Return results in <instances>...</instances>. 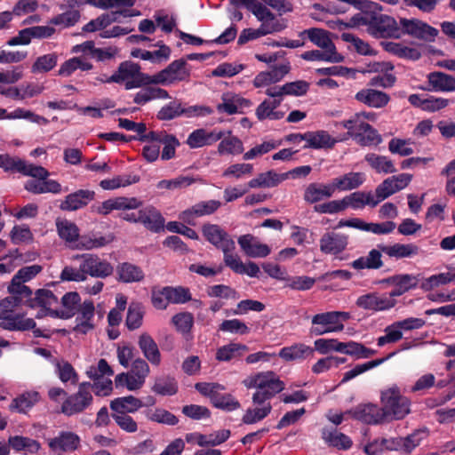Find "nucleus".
I'll return each mask as SVG.
<instances>
[{
  "label": "nucleus",
  "mask_w": 455,
  "mask_h": 455,
  "mask_svg": "<svg viewBox=\"0 0 455 455\" xmlns=\"http://www.w3.org/2000/svg\"><path fill=\"white\" fill-rule=\"evenodd\" d=\"M140 177L137 175H119L113 179L102 180L100 186L104 190H113L121 187H126L139 182Z\"/></svg>",
  "instance_id": "nucleus-49"
},
{
  "label": "nucleus",
  "mask_w": 455,
  "mask_h": 455,
  "mask_svg": "<svg viewBox=\"0 0 455 455\" xmlns=\"http://www.w3.org/2000/svg\"><path fill=\"white\" fill-rule=\"evenodd\" d=\"M427 298L435 302H446L455 300V288L452 291L438 289L440 286H427Z\"/></svg>",
  "instance_id": "nucleus-62"
},
{
  "label": "nucleus",
  "mask_w": 455,
  "mask_h": 455,
  "mask_svg": "<svg viewBox=\"0 0 455 455\" xmlns=\"http://www.w3.org/2000/svg\"><path fill=\"white\" fill-rule=\"evenodd\" d=\"M348 236L344 234L328 232L320 239V250L326 254L337 255L342 252L347 246Z\"/></svg>",
  "instance_id": "nucleus-18"
},
{
  "label": "nucleus",
  "mask_w": 455,
  "mask_h": 455,
  "mask_svg": "<svg viewBox=\"0 0 455 455\" xmlns=\"http://www.w3.org/2000/svg\"><path fill=\"white\" fill-rule=\"evenodd\" d=\"M355 99L370 108H382L390 101V96L375 89H362L355 95Z\"/></svg>",
  "instance_id": "nucleus-23"
},
{
  "label": "nucleus",
  "mask_w": 455,
  "mask_h": 455,
  "mask_svg": "<svg viewBox=\"0 0 455 455\" xmlns=\"http://www.w3.org/2000/svg\"><path fill=\"white\" fill-rule=\"evenodd\" d=\"M80 444L79 436L73 433L63 431L59 436L54 437L50 440L49 447L52 451H76Z\"/></svg>",
  "instance_id": "nucleus-28"
},
{
  "label": "nucleus",
  "mask_w": 455,
  "mask_h": 455,
  "mask_svg": "<svg viewBox=\"0 0 455 455\" xmlns=\"http://www.w3.org/2000/svg\"><path fill=\"white\" fill-rule=\"evenodd\" d=\"M334 194L333 187L331 184L310 183L304 191L303 199L308 204H316L323 199L332 196Z\"/></svg>",
  "instance_id": "nucleus-26"
},
{
  "label": "nucleus",
  "mask_w": 455,
  "mask_h": 455,
  "mask_svg": "<svg viewBox=\"0 0 455 455\" xmlns=\"http://www.w3.org/2000/svg\"><path fill=\"white\" fill-rule=\"evenodd\" d=\"M113 240V237L100 235L97 236L95 235H82L78 237L77 239V245L76 247L78 249H84V250H92L96 248H101L108 243H109Z\"/></svg>",
  "instance_id": "nucleus-48"
},
{
  "label": "nucleus",
  "mask_w": 455,
  "mask_h": 455,
  "mask_svg": "<svg viewBox=\"0 0 455 455\" xmlns=\"http://www.w3.org/2000/svg\"><path fill=\"white\" fill-rule=\"evenodd\" d=\"M172 322L175 325L177 331L183 334H187L190 332L193 327L194 317L193 315L188 312L179 313L172 316Z\"/></svg>",
  "instance_id": "nucleus-64"
},
{
  "label": "nucleus",
  "mask_w": 455,
  "mask_h": 455,
  "mask_svg": "<svg viewBox=\"0 0 455 455\" xmlns=\"http://www.w3.org/2000/svg\"><path fill=\"white\" fill-rule=\"evenodd\" d=\"M324 51L311 50L304 52L300 57L307 61H325L330 63H339L344 60V56L334 48H323Z\"/></svg>",
  "instance_id": "nucleus-32"
},
{
  "label": "nucleus",
  "mask_w": 455,
  "mask_h": 455,
  "mask_svg": "<svg viewBox=\"0 0 455 455\" xmlns=\"http://www.w3.org/2000/svg\"><path fill=\"white\" fill-rule=\"evenodd\" d=\"M142 205V202L136 197L119 196L104 201L100 205L92 207V211L101 215H108L114 210H135Z\"/></svg>",
  "instance_id": "nucleus-12"
},
{
  "label": "nucleus",
  "mask_w": 455,
  "mask_h": 455,
  "mask_svg": "<svg viewBox=\"0 0 455 455\" xmlns=\"http://www.w3.org/2000/svg\"><path fill=\"white\" fill-rule=\"evenodd\" d=\"M379 249L388 255L396 259L409 258L419 253V247L413 243L402 244L395 243L394 245H378Z\"/></svg>",
  "instance_id": "nucleus-39"
},
{
  "label": "nucleus",
  "mask_w": 455,
  "mask_h": 455,
  "mask_svg": "<svg viewBox=\"0 0 455 455\" xmlns=\"http://www.w3.org/2000/svg\"><path fill=\"white\" fill-rule=\"evenodd\" d=\"M117 273L119 280L124 283L140 282L144 277L140 267L127 262L118 267Z\"/></svg>",
  "instance_id": "nucleus-47"
},
{
  "label": "nucleus",
  "mask_w": 455,
  "mask_h": 455,
  "mask_svg": "<svg viewBox=\"0 0 455 455\" xmlns=\"http://www.w3.org/2000/svg\"><path fill=\"white\" fill-rule=\"evenodd\" d=\"M246 387H256L262 391H267L272 396L282 392L284 389V383L278 378V376L272 371L259 372L249 379L243 380Z\"/></svg>",
  "instance_id": "nucleus-9"
},
{
  "label": "nucleus",
  "mask_w": 455,
  "mask_h": 455,
  "mask_svg": "<svg viewBox=\"0 0 455 455\" xmlns=\"http://www.w3.org/2000/svg\"><path fill=\"white\" fill-rule=\"evenodd\" d=\"M380 403L385 420L403 419L411 412V400L396 385L380 392Z\"/></svg>",
  "instance_id": "nucleus-4"
},
{
  "label": "nucleus",
  "mask_w": 455,
  "mask_h": 455,
  "mask_svg": "<svg viewBox=\"0 0 455 455\" xmlns=\"http://www.w3.org/2000/svg\"><path fill=\"white\" fill-rule=\"evenodd\" d=\"M307 35V38L319 48H336L334 43L329 36V32L323 28H312L300 33V36Z\"/></svg>",
  "instance_id": "nucleus-44"
},
{
  "label": "nucleus",
  "mask_w": 455,
  "mask_h": 455,
  "mask_svg": "<svg viewBox=\"0 0 455 455\" xmlns=\"http://www.w3.org/2000/svg\"><path fill=\"white\" fill-rule=\"evenodd\" d=\"M190 299L189 290L183 286H164L162 290L152 291V303L157 309L166 308L169 303H185Z\"/></svg>",
  "instance_id": "nucleus-7"
},
{
  "label": "nucleus",
  "mask_w": 455,
  "mask_h": 455,
  "mask_svg": "<svg viewBox=\"0 0 455 455\" xmlns=\"http://www.w3.org/2000/svg\"><path fill=\"white\" fill-rule=\"evenodd\" d=\"M411 286H399L398 289L392 291L389 296H377L375 293H369L360 296L356 300V305L366 310L381 311L393 307L395 305V296H400L405 293Z\"/></svg>",
  "instance_id": "nucleus-6"
},
{
  "label": "nucleus",
  "mask_w": 455,
  "mask_h": 455,
  "mask_svg": "<svg viewBox=\"0 0 455 455\" xmlns=\"http://www.w3.org/2000/svg\"><path fill=\"white\" fill-rule=\"evenodd\" d=\"M346 342H339L335 339H318L315 341V348L321 354L331 351L345 353Z\"/></svg>",
  "instance_id": "nucleus-60"
},
{
  "label": "nucleus",
  "mask_w": 455,
  "mask_h": 455,
  "mask_svg": "<svg viewBox=\"0 0 455 455\" xmlns=\"http://www.w3.org/2000/svg\"><path fill=\"white\" fill-rule=\"evenodd\" d=\"M323 439L330 445L341 450H347L352 446L351 439L337 429H326L322 431Z\"/></svg>",
  "instance_id": "nucleus-41"
},
{
  "label": "nucleus",
  "mask_w": 455,
  "mask_h": 455,
  "mask_svg": "<svg viewBox=\"0 0 455 455\" xmlns=\"http://www.w3.org/2000/svg\"><path fill=\"white\" fill-rule=\"evenodd\" d=\"M212 404L219 409L231 411L240 408V403L230 394H220V391L211 400Z\"/></svg>",
  "instance_id": "nucleus-57"
},
{
  "label": "nucleus",
  "mask_w": 455,
  "mask_h": 455,
  "mask_svg": "<svg viewBox=\"0 0 455 455\" xmlns=\"http://www.w3.org/2000/svg\"><path fill=\"white\" fill-rule=\"evenodd\" d=\"M80 19V12L77 10H69L53 17L50 23L55 26H63L69 28L74 26Z\"/></svg>",
  "instance_id": "nucleus-63"
},
{
  "label": "nucleus",
  "mask_w": 455,
  "mask_h": 455,
  "mask_svg": "<svg viewBox=\"0 0 455 455\" xmlns=\"http://www.w3.org/2000/svg\"><path fill=\"white\" fill-rule=\"evenodd\" d=\"M55 366L56 372L62 382L71 381L73 384L77 382L78 375L70 363L68 361L56 362Z\"/></svg>",
  "instance_id": "nucleus-61"
},
{
  "label": "nucleus",
  "mask_w": 455,
  "mask_h": 455,
  "mask_svg": "<svg viewBox=\"0 0 455 455\" xmlns=\"http://www.w3.org/2000/svg\"><path fill=\"white\" fill-rule=\"evenodd\" d=\"M288 179V174L277 173L274 170L259 173L257 178L251 180L248 186L251 188H274L282 181Z\"/></svg>",
  "instance_id": "nucleus-33"
},
{
  "label": "nucleus",
  "mask_w": 455,
  "mask_h": 455,
  "mask_svg": "<svg viewBox=\"0 0 455 455\" xmlns=\"http://www.w3.org/2000/svg\"><path fill=\"white\" fill-rule=\"evenodd\" d=\"M218 151L220 155H239L243 151V142L237 137L229 136L220 142Z\"/></svg>",
  "instance_id": "nucleus-56"
},
{
  "label": "nucleus",
  "mask_w": 455,
  "mask_h": 455,
  "mask_svg": "<svg viewBox=\"0 0 455 455\" xmlns=\"http://www.w3.org/2000/svg\"><path fill=\"white\" fill-rule=\"evenodd\" d=\"M39 400V394L37 392L25 393L17 398L13 399L10 404V410H17L20 412H26V411L36 404Z\"/></svg>",
  "instance_id": "nucleus-52"
},
{
  "label": "nucleus",
  "mask_w": 455,
  "mask_h": 455,
  "mask_svg": "<svg viewBox=\"0 0 455 455\" xmlns=\"http://www.w3.org/2000/svg\"><path fill=\"white\" fill-rule=\"evenodd\" d=\"M8 443L17 452L36 453L41 448V444L36 440L21 435L10 436Z\"/></svg>",
  "instance_id": "nucleus-42"
},
{
  "label": "nucleus",
  "mask_w": 455,
  "mask_h": 455,
  "mask_svg": "<svg viewBox=\"0 0 455 455\" xmlns=\"http://www.w3.org/2000/svg\"><path fill=\"white\" fill-rule=\"evenodd\" d=\"M10 297L0 301V315L14 314L17 307H46L57 303V297L49 290L39 289L33 296L29 286H7Z\"/></svg>",
  "instance_id": "nucleus-2"
},
{
  "label": "nucleus",
  "mask_w": 455,
  "mask_h": 455,
  "mask_svg": "<svg viewBox=\"0 0 455 455\" xmlns=\"http://www.w3.org/2000/svg\"><path fill=\"white\" fill-rule=\"evenodd\" d=\"M307 144L303 148H332L337 143V140L332 138L328 132L320 130L316 132H306Z\"/></svg>",
  "instance_id": "nucleus-30"
},
{
  "label": "nucleus",
  "mask_w": 455,
  "mask_h": 455,
  "mask_svg": "<svg viewBox=\"0 0 455 455\" xmlns=\"http://www.w3.org/2000/svg\"><path fill=\"white\" fill-rule=\"evenodd\" d=\"M0 327L10 331H24L34 329L36 322L32 318H25L20 313L0 315Z\"/></svg>",
  "instance_id": "nucleus-22"
},
{
  "label": "nucleus",
  "mask_w": 455,
  "mask_h": 455,
  "mask_svg": "<svg viewBox=\"0 0 455 455\" xmlns=\"http://www.w3.org/2000/svg\"><path fill=\"white\" fill-rule=\"evenodd\" d=\"M149 420L168 426H175L179 422V419L172 412L163 408H156L153 411L147 413Z\"/></svg>",
  "instance_id": "nucleus-59"
},
{
  "label": "nucleus",
  "mask_w": 455,
  "mask_h": 455,
  "mask_svg": "<svg viewBox=\"0 0 455 455\" xmlns=\"http://www.w3.org/2000/svg\"><path fill=\"white\" fill-rule=\"evenodd\" d=\"M190 76L184 59L175 60L165 68L152 76L154 84H171L175 82L185 81Z\"/></svg>",
  "instance_id": "nucleus-8"
},
{
  "label": "nucleus",
  "mask_w": 455,
  "mask_h": 455,
  "mask_svg": "<svg viewBox=\"0 0 455 455\" xmlns=\"http://www.w3.org/2000/svg\"><path fill=\"white\" fill-rule=\"evenodd\" d=\"M345 414H349L353 419L366 424H379L385 421L381 407L371 403L358 405L346 411Z\"/></svg>",
  "instance_id": "nucleus-16"
},
{
  "label": "nucleus",
  "mask_w": 455,
  "mask_h": 455,
  "mask_svg": "<svg viewBox=\"0 0 455 455\" xmlns=\"http://www.w3.org/2000/svg\"><path fill=\"white\" fill-rule=\"evenodd\" d=\"M80 302V296L77 292H68L61 299V304L64 307L63 310L51 309L47 306L44 307L49 315L52 317H59L61 319H68L75 315L77 310V305Z\"/></svg>",
  "instance_id": "nucleus-25"
},
{
  "label": "nucleus",
  "mask_w": 455,
  "mask_h": 455,
  "mask_svg": "<svg viewBox=\"0 0 455 455\" xmlns=\"http://www.w3.org/2000/svg\"><path fill=\"white\" fill-rule=\"evenodd\" d=\"M364 160L378 173H395L397 172L391 159L386 156L369 153Z\"/></svg>",
  "instance_id": "nucleus-40"
},
{
  "label": "nucleus",
  "mask_w": 455,
  "mask_h": 455,
  "mask_svg": "<svg viewBox=\"0 0 455 455\" xmlns=\"http://www.w3.org/2000/svg\"><path fill=\"white\" fill-rule=\"evenodd\" d=\"M180 116H185V104L180 100H174L165 104L156 115L160 121H170Z\"/></svg>",
  "instance_id": "nucleus-43"
},
{
  "label": "nucleus",
  "mask_w": 455,
  "mask_h": 455,
  "mask_svg": "<svg viewBox=\"0 0 455 455\" xmlns=\"http://www.w3.org/2000/svg\"><path fill=\"white\" fill-rule=\"evenodd\" d=\"M427 91L435 92H455V76L441 71L430 72L427 76Z\"/></svg>",
  "instance_id": "nucleus-19"
},
{
  "label": "nucleus",
  "mask_w": 455,
  "mask_h": 455,
  "mask_svg": "<svg viewBox=\"0 0 455 455\" xmlns=\"http://www.w3.org/2000/svg\"><path fill=\"white\" fill-rule=\"evenodd\" d=\"M377 353L376 350L366 347L363 344L355 341L346 342V355L354 356L355 359L369 358Z\"/></svg>",
  "instance_id": "nucleus-58"
},
{
  "label": "nucleus",
  "mask_w": 455,
  "mask_h": 455,
  "mask_svg": "<svg viewBox=\"0 0 455 455\" xmlns=\"http://www.w3.org/2000/svg\"><path fill=\"white\" fill-rule=\"evenodd\" d=\"M41 271L42 267L40 265L23 267L13 275L9 284H24L32 280Z\"/></svg>",
  "instance_id": "nucleus-55"
},
{
  "label": "nucleus",
  "mask_w": 455,
  "mask_h": 455,
  "mask_svg": "<svg viewBox=\"0 0 455 455\" xmlns=\"http://www.w3.org/2000/svg\"><path fill=\"white\" fill-rule=\"evenodd\" d=\"M455 281V272H445L430 276L417 275H397L378 282V284H448Z\"/></svg>",
  "instance_id": "nucleus-5"
},
{
  "label": "nucleus",
  "mask_w": 455,
  "mask_h": 455,
  "mask_svg": "<svg viewBox=\"0 0 455 455\" xmlns=\"http://www.w3.org/2000/svg\"><path fill=\"white\" fill-rule=\"evenodd\" d=\"M251 12L261 22L259 27L269 30L270 34L281 32L286 28L284 20H277L275 15L259 2H256Z\"/></svg>",
  "instance_id": "nucleus-13"
},
{
  "label": "nucleus",
  "mask_w": 455,
  "mask_h": 455,
  "mask_svg": "<svg viewBox=\"0 0 455 455\" xmlns=\"http://www.w3.org/2000/svg\"><path fill=\"white\" fill-rule=\"evenodd\" d=\"M314 348L303 343H296L290 347H283L279 356L285 361L302 360L314 354Z\"/></svg>",
  "instance_id": "nucleus-38"
},
{
  "label": "nucleus",
  "mask_w": 455,
  "mask_h": 455,
  "mask_svg": "<svg viewBox=\"0 0 455 455\" xmlns=\"http://www.w3.org/2000/svg\"><path fill=\"white\" fill-rule=\"evenodd\" d=\"M140 74H141L140 66L138 63L125 60L119 64L117 70L112 76L102 82L122 84Z\"/></svg>",
  "instance_id": "nucleus-31"
},
{
  "label": "nucleus",
  "mask_w": 455,
  "mask_h": 455,
  "mask_svg": "<svg viewBox=\"0 0 455 455\" xmlns=\"http://www.w3.org/2000/svg\"><path fill=\"white\" fill-rule=\"evenodd\" d=\"M25 189L30 193L39 195L44 193L60 194L61 185L54 180H30L25 184Z\"/></svg>",
  "instance_id": "nucleus-36"
},
{
  "label": "nucleus",
  "mask_w": 455,
  "mask_h": 455,
  "mask_svg": "<svg viewBox=\"0 0 455 455\" xmlns=\"http://www.w3.org/2000/svg\"><path fill=\"white\" fill-rule=\"evenodd\" d=\"M58 62L56 53H48L38 57L31 67L33 73H46L51 71Z\"/></svg>",
  "instance_id": "nucleus-54"
},
{
  "label": "nucleus",
  "mask_w": 455,
  "mask_h": 455,
  "mask_svg": "<svg viewBox=\"0 0 455 455\" xmlns=\"http://www.w3.org/2000/svg\"><path fill=\"white\" fill-rule=\"evenodd\" d=\"M271 410L272 406L270 403L264 404L263 406L256 405L253 409L249 408L243 416L242 421L247 425L254 424L265 419L271 412Z\"/></svg>",
  "instance_id": "nucleus-53"
},
{
  "label": "nucleus",
  "mask_w": 455,
  "mask_h": 455,
  "mask_svg": "<svg viewBox=\"0 0 455 455\" xmlns=\"http://www.w3.org/2000/svg\"><path fill=\"white\" fill-rule=\"evenodd\" d=\"M143 406V402L133 395L115 398L109 404L110 409L114 411L113 414L134 413Z\"/></svg>",
  "instance_id": "nucleus-27"
},
{
  "label": "nucleus",
  "mask_w": 455,
  "mask_h": 455,
  "mask_svg": "<svg viewBox=\"0 0 455 455\" xmlns=\"http://www.w3.org/2000/svg\"><path fill=\"white\" fill-rule=\"evenodd\" d=\"M151 390L159 395L172 396L178 393V381L171 375H161L156 377Z\"/></svg>",
  "instance_id": "nucleus-37"
},
{
  "label": "nucleus",
  "mask_w": 455,
  "mask_h": 455,
  "mask_svg": "<svg viewBox=\"0 0 455 455\" xmlns=\"http://www.w3.org/2000/svg\"><path fill=\"white\" fill-rule=\"evenodd\" d=\"M346 204V209L350 206L351 208L362 209L365 205L375 207L379 204V200H376L371 192L356 191L343 198Z\"/></svg>",
  "instance_id": "nucleus-34"
},
{
  "label": "nucleus",
  "mask_w": 455,
  "mask_h": 455,
  "mask_svg": "<svg viewBox=\"0 0 455 455\" xmlns=\"http://www.w3.org/2000/svg\"><path fill=\"white\" fill-rule=\"evenodd\" d=\"M224 132L216 130L208 132L204 128L193 131L188 137L186 143L190 148H198L204 146L212 145L221 140Z\"/></svg>",
  "instance_id": "nucleus-21"
},
{
  "label": "nucleus",
  "mask_w": 455,
  "mask_h": 455,
  "mask_svg": "<svg viewBox=\"0 0 455 455\" xmlns=\"http://www.w3.org/2000/svg\"><path fill=\"white\" fill-rule=\"evenodd\" d=\"M220 205L221 203L218 200L202 201L196 204L191 208L183 211L180 213V219L185 223L194 226L196 218L214 213Z\"/></svg>",
  "instance_id": "nucleus-15"
},
{
  "label": "nucleus",
  "mask_w": 455,
  "mask_h": 455,
  "mask_svg": "<svg viewBox=\"0 0 455 455\" xmlns=\"http://www.w3.org/2000/svg\"><path fill=\"white\" fill-rule=\"evenodd\" d=\"M395 355V352H392L386 357L371 360L364 363L355 365L353 369H351L350 371H347L344 374L341 383L347 382L350 379L357 377L358 375L382 364L384 362H386Z\"/></svg>",
  "instance_id": "nucleus-45"
},
{
  "label": "nucleus",
  "mask_w": 455,
  "mask_h": 455,
  "mask_svg": "<svg viewBox=\"0 0 455 455\" xmlns=\"http://www.w3.org/2000/svg\"><path fill=\"white\" fill-rule=\"evenodd\" d=\"M204 238L222 251H234L235 244L230 235L219 225L206 223L202 227Z\"/></svg>",
  "instance_id": "nucleus-11"
},
{
  "label": "nucleus",
  "mask_w": 455,
  "mask_h": 455,
  "mask_svg": "<svg viewBox=\"0 0 455 455\" xmlns=\"http://www.w3.org/2000/svg\"><path fill=\"white\" fill-rule=\"evenodd\" d=\"M365 181V175L363 172H348L332 180L333 190L339 191L352 190L359 188Z\"/></svg>",
  "instance_id": "nucleus-29"
},
{
  "label": "nucleus",
  "mask_w": 455,
  "mask_h": 455,
  "mask_svg": "<svg viewBox=\"0 0 455 455\" xmlns=\"http://www.w3.org/2000/svg\"><path fill=\"white\" fill-rule=\"evenodd\" d=\"M371 10H363L351 18L355 26H367V31L376 38H400L402 30L400 23L387 14H382V6L371 1Z\"/></svg>",
  "instance_id": "nucleus-1"
},
{
  "label": "nucleus",
  "mask_w": 455,
  "mask_h": 455,
  "mask_svg": "<svg viewBox=\"0 0 455 455\" xmlns=\"http://www.w3.org/2000/svg\"><path fill=\"white\" fill-rule=\"evenodd\" d=\"M144 316L143 307L140 303H131L128 307L125 324L130 331L140 328Z\"/></svg>",
  "instance_id": "nucleus-50"
},
{
  "label": "nucleus",
  "mask_w": 455,
  "mask_h": 455,
  "mask_svg": "<svg viewBox=\"0 0 455 455\" xmlns=\"http://www.w3.org/2000/svg\"><path fill=\"white\" fill-rule=\"evenodd\" d=\"M80 259L78 268L65 267L60 274V279L65 282H84L87 275L105 278L113 273L110 263L101 259L97 255L84 254L76 256Z\"/></svg>",
  "instance_id": "nucleus-3"
},
{
  "label": "nucleus",
  "mask_w": 455,
  "mask_h": 455,
  "mask_svg": "<svg viewBox=\"0 0 455 455\" xmlns=\"http://www.w3.org/2000/svg\"><path fill=\"white\" fill-rule=\"evenodd\" d=\"M95 197V192L89 189H79L68 194L60 203V209L73 212L85 207Z\"/></svg>",
  "instance_id": "nucleus-20"
},
{
  "label": "nucleus",
  "mask_w": 455,
  "mask_h": 455,
  "mask_svg": "<svg viewBox=\"0 0 455 455\" xmlns=\"http://www.w3.org/2000/svg\"><path fill=\"white\" fill-rule=\"evenodd\" d=\"M93 401L92 395L76 392L68 395L61 405V412L68 417L82 413Z\"/></svg>",
  "instance_id": "nucleus-17"
},
{
  "label": "nucleus",
  "mask_w": 455,
  "mask_h": 455,
  "mask_svg": "<svg viewBox=\"0 0 455 455\" xmlns=\"http://www.w3.org/2000/svg\"><path fill=\"white\" fill-rule=\"evenodd\" d=\"M57 231L60 237L67 243L76 242L79 237V229L77 226L69 220H60L56 223Z\"/></svg>",
  "instance_id": "nucleus-51"
},
{
  "label": "nucleus",
  "mask_w": 455,
  "mask_h": 455,
  "mask_svg": "<svg viewBox=\"0 0 455 455\" xmlns=\"http://www.w3.org/2000/svg\"><path fill=\"white\" fill-rule=\"evenodd\" d=\"M338 315L333 312L317 314L312 318L313 326L310 329L312 335L319 336L327 332L340 331L344 324L338 325Z\"/></svg>",
  "instance_id": "nucleus-14"
},
{
  "label": "nucleus",
  "mask_w": 455,
  "mask_h": 455,
  "mask_svg": "<svg viewBox=\"0 0 455 455\" xmlns=\"http://www.w3.org/2000/svg\"><path fill=\"white\" fill-rule=\"evenodd\" d=\"M138 220L147 229L155 233H159L164 227V217L161 212L153 206L140 209V217Z\"/></svg>",
  "instance_id": "nucleus-24"
},
{
  "label": "nucleus",
  "mask_w": 455,
  "mask_h": 455,
  "mask_svg": "<svg viewBox=\"0 0 455 455\" xmlns=\"http://www.w3.org/2000/svg\"><path fill=\"white\" fill-rule=\"evenodd\" d=\"M144 356L152 363L158 365L161 362V354L158 346L148 333H142L138 341Z\"/></svg>",
  "instance_id": "nucleus-35"
},
{
  "label": "nucleus",
  "mask_w": 455,
  "mask_h": 455,
  "mask_svg": "<svg viewBox=\"0 0 455 455\" xmlns=\"http://www.w3.org/2000/svg\"><path fill=\"white\" fill-rule=\"evenodd\" d=\"M400 29L402 30V36L410 35L412 37L425 41H434L438 35L436 28L416 19L402 18L400 20Z\"/></svg>",
  "instance_id": "nucleus-10"
},
{
  "label": "nucleus",
  "mask_w": 455,
  "mask_h": 455,
  "mask_svg": "<svg viewBox=\"0 0 455 455\" xmlns=\"http://www.w3.org/2000/svg\"><path fill=\"white\" fill-rule=\"evenodd\" d=\"M248 350L247 346L238 343H229L217 349L216 359L220 362H228L241 356Z\"/></svg>",
  "instance_id": "nucleus-46"
}]
</instances>
